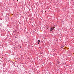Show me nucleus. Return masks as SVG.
I'll use <instances>...</instances> for the list:
<instances>
[{"label":"nucleus","instance_id":"nucleus-1","mask_svg":"<svg viewBox=\"0 0 74 74\" xmlns=\"http://www.w3.org/2000/svg\"><path fill=\"white\" fill-rule=\"evenodd\" d=\"M54 29V28L52 27H51V29H50V30L51 31H52V30H53Z\"/></svg>","mask_w":74,"mask_h":74},{"label":"nucleus","instance_id":"nucleus-2","mask_svg":"<svg viewBox=\"0 0 74 74\" xmlns=\"http://www.w3.org/2000/svg\"><path fill=\"white\" fill-rule=\"evenodd\" d=\"M40 40H38V42H37L38 43V44H40Z\"/></svg>","mask_w":74,"mask_h":74}]
</instances>
